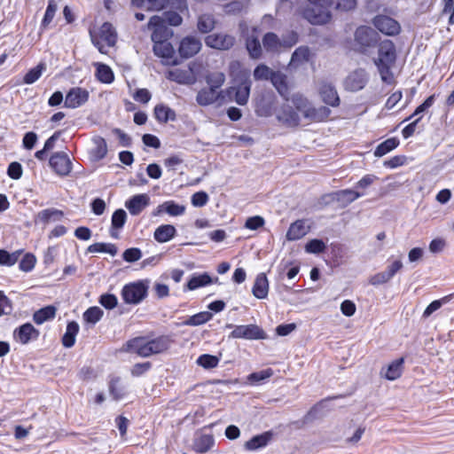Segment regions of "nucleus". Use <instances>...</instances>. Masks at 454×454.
Masks as SVG:
<instances>
[{
    "label": "nucleus",
    "instance_id": "f257e3e1",
    "mask_svg": "<svg viewBox=\"0 0 454 454\" xmlns=\"http://www.w3.org/2000/svg\"><path fill=\"white\" fill-rule=\"evenodd\" d=\"M396 59L395 44L390 40H384L379 45L378 57L373 59L381 81L387 84L394 82V74L391 71Z\"/></svg>",
    "mask_w": 454,
    "mask_h": 454
},
{
    "label": "nucleus",
    "instance_id": "f03ea898",
    "mask_svg": "<svg viewBox=\"0 0 454 454\" xmlns=\"http://www.w3.org/2000/svg\"><path fill=\"white\" fill-rule=\"evenodd\" d=\"M292 102L296 110L309 121L320 122L326 121L331 114V110L327 106L315 107L306 98L299 94L293 96Z\"/></svg>",
    "mask_w": 454,
    "mask_h": 454
},
{
    "label": "nucleus",
    "instance_id": "7ed1b4c3",
    "mask_svg": "<svg viewBox=\"0 0 454 454\" xmlns=\"http://www.w3.org/2000/svg\"><path fill=\"white\" fill-rule=\"evenodd\" d=\"M333 0H309L308 6L303 10V17L313 25H323L331 19L329 7Z\"/></svg>",
    "mask_w": 454,
    "mask_h": 454
},
{
    "label": "nucleus",
    "instance_id": "20e7f679",
    "mask_svg": "<svg viewBox=\"0 0 454 454\" xmlns=\"http://www.w3.org/2000/svg\"><path fill=\"white\" fill-rule=\"evenodd\" d=\"M148 289V279L137 280L124 285L121 291V296L124 303L138 305L147 297Z\"/></svg>",
    "mask_w": 454,
    "mask_h": 454
},
{
    "label": "nucleus",
    "instance_id": "39448f33",
    "mask_svg": "<svg viewBox=\"0 0 454 454\" xmlns=\"http://www.w3.org/2000/svg\"><path fill=\"white\" fill-rule=\"evenodd\" d=\"M200 66L196 61L191 62L187 68H175L166 73L167 79L179 84H194L200 73Z\"/></svg>",
    "mask_w": 454,
    "mask_h": 454
},
{
    "label": "nucleus",
    "instance_id": "423d86ee",
    "mask_svg": "<svg viewBox=\"0 0 454 454\" xmlns=\"http://www.w3.org/2000/svg\"><path fill=\"white\" fill-rule=\"evenodd\" d=\"M227 328H233V331L229 334V339H243L248 340H264L267 334L262 328L257 325H233L231 324L226 325Z\"/></svg>",
    "mask_w": 454,
    "mask_h": 454
},
{
    "label": "nucleus",
    "instance_id": "0eeeda50",
    "mask_svg": "<svg viewBox=\"0 0 454 454\" xmlns=\"http://www.w3.org/2000/svg\"><path fill=\"white\" fill-rule=\"evenodd\" d=\"M91 41L101 53H106L103 43L107 46H114L117 40V34L112 24L105 22L99 28L98 35L90 31Z\"/></svg>",
    "mask_w": 454,
    "mask_h": 454
},
{
    "label": "nucleus",
    "instance_id": "6e6552de",
    "mask_svg": "<svg viewBox=\"0 0 454 454\" xmlns=\"http://www.w3.org/2000/svg\"><path fill=\"white\" fill-rule=\"evenodd\" d=\"M378 41V34L370 27L361 26L355 32V45L360 52H365L374 46Z\"/></svg>",
    "mask_w": 454,
    "mask_h": 454
},
{
    "label": "nucleus",
    "instance_id": "1a4fd4ad",
    "mask_svg": "<svg viewBox=\"0 0 454 454\" xmlns=\"http://www.w3.org/2000/svg\"><path fill=\"white\" fill-rule=\"evenodd\" d=\"M147 29L152 32L153 42L169 39L173 35L172 30L167 27L166 20L160 15H153L150 18Z\"/></svg>",
    "mask_w": 454,
    "mask_h": 454
},
{
    "label": "nucleus",
    "instance_id": "9d476101",
    "mask_svg": "<svg viewBox=\"0 0 454 454\" xmlns=\"http://www.w3.org/2000/svg\"><path fill=\"white\" fill-rule=\"evenodd\" d=\"M403 267L401 260L391 262L384 270L378 272L369 278V284L374 286L388 283Z\"/></svg>",
    "mask_w": 454,
    "mask_h": 454
},
{
    "label": "nucleus",
    "instance_id": "9b49d317",
    "mask_svg": "<svg viewBox=\"0 0 454 454\" xmlns=\"http://www.w3.org/2000/svg\"><path fill=\"white\" fill-rule=\"evenodd\" d=\"M153 43V52L154 54L162 59L161 62L164 65H177L178 61L175 57V50L172 44L168 42V39L159 40Z\"/></svg>",
    "mask_w": 454,
    "mask_h": 454
},
{
    "label": "nucleus",
    "instance_id": "f8f14e48",
    "mask_svg": "<svg viewBox=\"0 0 454 454\" xmlns=\"http://www.w3.org/2000/svg\"><path fill=\"white\" fill-rule=\"evenodd\" d=\"M298 39L297 34L292 32L290 34L289 41H280L277 35L274 33H267L262 40L263 47L267 51L277 52L284 48H290L296 43Z\"/></svg>",
    "mask_w": 454,
    "mask_h": 454
},
{
    "label": "nucleus",
    "instance_id": "ddd939ff",
    "mask_svg": "<svg viewBox=\"0 0 454 454\" xmlns=\"http://www.w3.org/2000/svg\"><path fill=\"white\" fill-rule=\"evenodd\" d=\"M39 335L40 331L29 322L16 327L12 333L14 340L22 345H27L30 341L36 340Z\"/></svg>",
    "mask_w": 454,
    "mask_h": 454
},
{
    "label": "nucleus",
    "instance_id": "4468645a",
    "mask_svg": "<svg viewBox=\"0 0 454 454\" xmlns=\"http://www.w3.org/2000/svg\"><path fill=\"white\" fill-rule=\"evenodd\" d=\"M369 80L368 74L363 68L351 72L344 80V87L349 91H358L365 87Z\"/></svg>",
    "mask_w": 454,
    "mask_h": 454
},
{
    "label": "nucleus",
    "instance_id": "2eb2a0df",
    "mask_svg": "<svg viewBox=\"0 0 454 454\" xmlns=\"http://www.w3.org/2000/svg\"><path fill=\"white\" fill-rule=\"evenodd\" d=\"M217 277L212 278L208 272H194L191 275L189 280L184 286V291H194L199 288L208 286L212 284L218 283Z\"/></svg>",
    "mask_w": 454,
    "mask_h": 454
},
{
    "label": "nucleus",
    "instance_id": "dca6fc26",
    "mask_svg": "<svg viewBox=\"0 0 454 454\" xmlns=\"http://www.w3.org/2000/svg\"><path fill=\"white\" fill-rule=\"evenodd\" d=\"M373 25L381 33L387 35H398L401 30L400 24L391 17L379 15L373 19Z\"/></svg>",
    "mask_w": 454,
    "mask_h": 454
},
{
    "label": "nucleus",
    "instance_id": "f3484780",
    "mask_svg": "<svg viewBox=\"0 0 454 454\" xmlns=\"http://www.w3.org/2000/svg\"><path fill=\"white\" fill-rule=\"evenodd\" d=\"M201 46L199 38L189 35L181 40L178 51L182 58L189 59L196 55L201 50Z\"/></svg>",
    "mask_w": 454,
    "mask_h": 454
},
{
    "label": "nucleus",
    "instance_id": "a211bd4d",
    "mask_svg": "<svg viewBox=\"0 0 454 454\" xmlns=\"http://www.w3.org/2000/svg\"><path fill=\"white\" fill-rule=\"evenodd\" d=\"M89 99V91L83 88H72L65 98V106L67 108H77L85 104Z\"/></svg>",
    "mask_w": 454,
    "mask_h": 454
},
{
    "label": "nucleus",
    "instance_id": "6ab92c4d",
    "mask_svg": "<svg viewBox=\"0 0 454 454\" xmlns=\"http://www.w3.org/2000/svg\"><path fill=\"white\" fill-rule=\"evenodd\" d=\"M274 434L271 430L255 434L244 443V449L247 451H257L267 447L273 439Z\"/></svg>",
    "mask_w": 454,
    "mask_h": 454
},
{
    "label": "nucleus",
    "instance_id": "aec40b11",
    "mask_svg": "<svg viewBox=\"0 0 454 454\" xmlns=\"http://www.w3.org/2000/svg\"><path fill=\"white\" fill-rule=\"evenodd\" d=\"M71 164L69 157L63 152L54 153L50 159L51 167L60 176H67L70 173Z\"/></svg>",
    "mask_w": 454,
    "mask_h": 454
},
{
    "label": "nucleus",
    "instance_id": "412c9836",
    "mask_svg": "<svg viewBox=\"0 0 454 454\" xmlns=\"http://www.w3.org/2000/svg\"><path fill=\"white\" fill-rule=\"evenodd\" d=\"M233 36L225 34H212L205 38L207 46L217 50H228L234 44Z\"/></svg>",
    "mask_w": 454,
    "mask_h": 454
},
{
    "label": "nucleus",
    "instance_id": "4be33fe9",
    "mask_svg": "<svg viewBox=\"0 0 454 454\" xmlns=\"http://www.w3.org/2000/svg\"><path fill=\"white\" fill-rule=\"evenodd\" d=\"M251 89V82L246 79L237 87H231L226 90L229 97L234 95V100L237 104L244 106L247 103Z\"/></svg>",
    "mask_w": 454,
    "mask_h": 454
},
{
    "label": "nucleus",
    "instance_id": "5701e85b",
    "mask_svg": "<svg viewBox=\"0 0 454 454\" xmlns=\"http://www.w3.org/2000/svg\"><path fill=\"white\" fill-rule=\"evenodd\" d=\"M150 203V197L145 194H137L126 200L125 207L132 215H139Z\"/></svg>",
    "mask_w": 454,
    "mask_h": 454
},
{
    "label": "nucleus",
    "instance_id": "b1692460",
    "mask_svg": "<svg viewBox=\"0 0 454 454\" xmlns=\"http://www.w3.org/2000/svg\"><path fill=\"white\" fill-rule=\"evenodd\" d=\"M310 229V225L305 219H299L292 223L289 226L286 238L289 241L298 240L304 237Z\"/></svg>",
    "mask_w": 454,
    "mask_h": 454
},
{
    "label": "nucleus",
    "instance_id": "393cba45",
    "mask_svg": "<svg viewBox=\"0 0 454 454\" xmlns=\"http://www.w3.org/2000/svg\"><path fill=\"white\" fill-rule=\"evenodd\" d=\"M186 207L176 203L174 200H167L162 204L159 205L153 211L154 216L160 215L163 213L168 214L170 216H179L185 213Z\"/></svg>",
    "mask_w": 454,
    "mask_h": 454
},
{
    "label": "nucleus",
    "instance_id": "a878e982",
    "mask_svg": "<svg viewBox=\"0 0 454 454\" xmlns=\"http://www.w3.org/2000/svg\"><path fill=\"white\" fill-rule=\"evenodd\" d=\"M270 284L268 278L264 272L256 275L254 285L252 286V294L258 300H264L268 297Z\"/></svg>",
    "mask_w": 454,
    "mask_h": 454
},
{
    "label": "nucleus",
    "instance_id": "bb28decb",
    "mask_svg": "<svg viewBox=\"0 0 454 454\" xmlns=\"http://www.w3.org/2000/svg\"><path fill=\"white\" fill-rule=\"evenodd\" d=\"M215 442L212 434H201L194 437L192 450L197 453H206L214 447Z\"/></svg>",
    "mask_w": 454,
    "mask_h": 454
},
{
    "label": "nucleus",
    "instance_id": "cd10ccee",
    "mask_svg": "<svg viewBox=\"0 0 454 454\" xmlns=\"http://www.w3.org/2000/svg\"><path fill=\"white\" fill-rule=\"evenodd\" d=\"M319 95L322 100L332 106H337L340 103V98L336 90L333 85L327 82H322L319 86Z\"/></svg>",
    "mask_w": 454,
    "mask_h": 454
},
{
    "label": "nucleus",
    "instance_id": "c85d7f7f",
    "mask_svg": "<svg viewBox=\"0 0 454 454\" xmlns=\"http://www.w3.org/2000/svg\"><path fill=\"white\" fill-rule=\"evenodd\" d=\"M277 118L288 126H297L300 122L299 114L288 105H284L281 107L277 114Z\"/></svg>",
    "mask_w": 454,
    "mask_h": 454
},
{
    "label": "nucleus",
    "instance_id": "c756f323",
    "mask_svg": "<svg viewBox=\"0 0 454 454\" xmlns=\"http://www.w3.org/2000/svg\"><path fill=\"white\" fill-rule=\"evenodd\" d=\"M403 364L404 357H399L387 366L385 372L382 370L381 375L387 380H395L402 376Z\"/></svg>",
    "mask_w": 454,
    "mask_h": 454
},
{
    "label": "nucleus",
    "instance_id": "7c9ffc66",
    "mask_svg": "<svg viewBox=\"0 0 454 454\" xmlns=\"http://www.w3.org/2000/svg\"><path fill=\"white\" fill-rule=\"evenodd\" d=\"M222 92L210 87L204 88L198 92L196 101L202 106L212 105L219 98Z\"/></svg>",
    "mask_w": 454,
    "mask_h": 454
},
{
    "label": "nucleus",
    "instance_id": "2f4dec72",
    "mask_svg": "<svg viewBox=\"0 0 454 454\" xmlns=\"http://www.w3.org/2000/svg\"><path fill=\"white\" fill-rule=\"evenodd\" d=\"M91 142L92 146L90 151V158L94 160H100L105 158L107 153L106 140L99 136H96L92 138Z\"/></svg>",
    "mask_w": 454,
    "mask_h": 454
},
{
    "label": "nucleus",
    "instance_id": "473e14b6",
    "mask_svg": "<svg viewBox=\"0 0 454 454\" xmlns=\"http://www.w3.org/2000/svg\"><path fill=\"white\" fill-rule=\"evenodd\" d=\"M131 4L147 12H159L167 7L168 0H132Z\"/></svg>",
    "mask_w": 454,
    "mask_h": 454
},
{
    "label": "nucleus",
    "instance_id": "72a5a7b5",
    "mask_svg": "<svg viewBox=\"0 0 454 454\" xmlns=\"http://www.w3.org/2000/svg\"><path fill=\"white\" fill-rule=\"evenodd\" d=\"M79 329L80 327L76 321H70L67 323L66 332L61 339L62 345L65 348H70L74 347Z\"/></svg>",
    "mask_w": 454,
    "mask_h": 454
},
{
    "label": "nucleus",
    "instance_id": "f704fd0d",
    "mask_svg": "<svg viewBox=\"0 0 454 454\" xmlns=\"http://www.w3.org/2000/svg\"><path fill=\"white\" fill-rule=\"evenodd\" d=\"M127 214L123 209H117L114 212L111 219L110 234L113 238H118V231L121 230L126 223Z\"/></svg>",
    "mask_w": 454,
    "mask_h": 454
},
{
    "label": "nucleus",
    "instance_id": "c9c22d12",
    "mask_svg": "<svg viewBox=\"0 0 454 454\" xmlns=\"http://www.w3.org/2000/svg\"><path fill=\"white\" fill-rule=\"evenodd\" d=\"M109 393L114 401L123 399L127 394L126 388L121 384V378L118 376H111L108 382Z\"/></svg>",
    "mask_w": 454,
    "mask_h": 454
},
{
    "label": "nucleus",
    "instance_id": "e433bc0d",
    "mask_svg": "<svg viewBox=\"0 0 454 454\" xmlns=\"http://www.w3.org/2000/svg\"><path fill=\"white\" fill-rule=\"evenodd\" d=\"M57 309L53 305L44 306L33 314V320L36 325H42L51 320L56 316Z\"/></svg>",
    "mask_w": 454,
    "mask_h": 454
},
{
    "label": "nucleus",
    "instance_id": "4c0bfd02",
    "mask_svg": "<svg viewBox=\"0 0 454 454\" xmlns=\"http://www.w3.org/2000/svg\"><path fill=\"white\" fill-rule=\"evenodd\" d=\"M309 49L307 46H301L297 48L291 58L289 67L291 68H296L309 60Z\"/></svg>",
    "mask_w": 454,
    "mask_h": 454
},
{
    "label": "nucleus",
    "instance_id": "58836bf2",
    "mask_svg": "<svg viewBox=\"0 0 454 454\" xmlns=\"http://www.w3.org/2000/svg\"><path fill=\"white\" fill-rule=\"evenodd\" d=\"M154 116L159 122L162 123L175 121L176 118L175 111L163 104H159L154 107Z\"/></svg>",
    "mask_w": 454,
    "mask_h": 454
},
{
    "label": "nucleus",
    "instance_id": "ea45409f",
    "mask_svg": "<svg viewBox=\"0 0 454 454\" xmlns=\"http://www.w3.org/2000/svg\"><path fill=\"white\" fill-rule=\"evenodd\" d=\"M96 67V77L103 83H112L114 80V74L110 67L103 63L96 62L93 64Z\"/></svg>",
    "mask_w": 454,
    "mask_h": 454
},
{
    "label": "nucleus",
    "instance_id": "a19ab883",
    "mask_svg": "<svg viewBox=\"0 0 454 454\" xmlns=\"http://www.w3.org/2000/svg\"><path fill=\"white\" fill-rule=\"evenodd\" d=\"M176 230L171 224H163L159 226L154 231V239L159 242H167L176 234Z\"/></svg>",
    "mask_w": 454,
    "mask_h": 454
},
{
    "label": "nucleus",
    "instance_id": "79ce46f5",
    "mask_svg": "<svg viewBox=\"0 0 454 454\" xmlns=\"http://www.w3.org/2000/svg\"><path fill=\"white\" fill-rule=\"evenodd\" d=\"M149 342L153 347V354H160L169 348L172 340L168 335H160L149 340Z\"/></svg>",
    "mask_w": 454,
    "mask_h": 454
},
{
    "label": "nucleus",
    "instance_id": "37998d69",
    "mask_svg": "<svg viewBox=\"0 0 454 454\" xmlns=\"http://www.w3.org/2000/svg\"><path fill=\"white\" fill-rule=\"evenodd\" d=\"M399 139L397 137H390L380 143L374 151L375 157H382L390 153L399 145Z\"/></svg>",
    "mask_w": 454,
    "mask_h": 454
},
{
    "label": "nucleus",
    "instance_id": "c03bdc74",
    "mask_svg": "<svg viewBox=\"0 0 454 454\" xmlns=\"http://www.w3.org/2000/svg\"><path fill=\"white\" fill-rule=\"evenodd\" d=\"M213 314L210 311H201L190 316L185 321L182 323L183 325L199 326L210 321Z\"/></svg>",
    "mask_w": 454,
    "mask_h": 454
},
{
    "label": "nucleus",
    "instance_id": "a18cd8bd",
    "mask_svg": "<svg viewBox=\"0 0 454 454\" xmlns=\"http://www.w3.org/2000/svg\"><path fill=\"white\" fill-rule=\"evenodd\" d=\"M270 81L273 86L278 91V93L282 97L286 98V95L288 93L286 76L280 72H275L274 74H272Z\"/></svg>",
    "mask_w": 454,
    "mask_h": 454
},
{
    "label": "nucleus",
    "instance_id": "49530a36",
    "mask_svg": "<svg viewBox=\"0 0 454 454\" xmlns=\"http://www.w3.org/2000/svg\"><path fill=\"white\" fill-rule=\"evenodd\" d=\"M104 315V311L98 306H92L87 309L82 315L85 323L95 325L99 322Z\"/></svg>",
    "mask_w": 454,
    "mask_h": 454
},
{
    "label": "nucleus",
    "instance_id": "de8ad7c7",
    "mask_svg": "<svg viewBox=\"0 0 454 454\" xmlns=\"http://www.w3.org/2000/svg\"><path fill=\"white\" fill-rule=\"evenodd\" d=\"M215 20L211 14H202L198 18L197 27L200 33H209L215 28Z\"/></svg>",
    "mask_w": 454,
    "mask_h": 454
},
{
    "label": "nucleus",
    "instance_id": "09e8293b",
    "mask_svg": "<svg viewBox=\"0 0 454 454\" xmlns=\"http://www.w3.org/2000/svg\"><path fill=\"white\" fill-rule=\"evenodd\" d=\"M87 253H103L114 255L118 253V248L111 243H95L88 247Z\"/></svg>",
    "mask_w": 454,
    "mask_h": 454
},
{
    "label": "nucleus",
    "instance_id": "8fccbe9b",
    "mask_svg": "<svg viewBox=\"0 0 454 454\" xmlns=\"http://www.w3.org/2000/svg\"><path fill=\"white\" fill-rule=\"evenodd\" d=\"M272 375L273 370L271 368H267L264 370L250 373L247 376V380L251 385H260L263 383L266 380L270 378Z\"/></svg>",
    "mask_w": 454,
    "mask_h": 454
},
{
    "label": "nucleus",
    "instance_id": "3c124183",
    "mask_svg": "<svg viewBox=\"0 0 454 454\" xmlns=\"http://www.w3.org/2000/svg\"><path fill=\"white\" fill-rule=\"evenodd\" d=\"M220 362V357L211 354H202L197 358V364L204 369L215 368Z\"/></svg>",
    "mask_w": 454,
    "mask_h": 454
},
{
    "label": "nucleus",
    "instance_id": "603ef678",
    "mask_svg": "<svg viewBox=\"0 0 454 454\" xmlns=\"http://www.w3.org/2000/svg\"><path fill=\"white\" fill-rule=\"evenodd\" d=\"M64 213L56 208H47L40 211L37 215L38 219L43 223L51 221H59L63 217Z\"/></svg>",
    "mask_w": 454,
    "mask_h": 454
},
{
    "label": "nucleus",
    "instance_id": "864d4df0",
    "mask_svg": "<svg viewBox=\"0 0 454 454\" xmlns=\"http://www.w3.org/2000/svg\"><path fill=\"white\" fill-rule=\"evenodd\" d=\"M46 70V65L44 63H39L35 67L30 69L24 76L23 82L25 84H33L43 74V72Z\"/></svg>",
    "mask_w": 454,
    "mask_h": 454
},
{
    "label": "nucleus",
    "instance_id": "5fc2aeb1",
    "mask_svg": "<svg viewBox=\"0 0 454 454\" xmlns=\"http://www.w3.org/2000/svg\"><path fill=\"white\" fill-rule=\"evenodd\" d=\"M247 49L253 59H258L262 54V47L258 35L254 34L247 38Z\"/></svg>",
    "mask_w": 454,
    "mask_h": 454
},
{
    "label": "nucleus",
    "instance_id": "6e6d98bb",
    "mask_svg": "<svg viewBox=\"0 0 454 454\" xmlns=\"http://www.w3.org/2000/svg\"><path fill=\"white\" fill-rule=\"evenodd\" d=\"M325 242L319 239L308 240L304 247L305 252L308 254H322L325 253Z\"/></svg>",
    "mask_w": 454,
    "mask_h": 454
},
{
    "label": "nucleus",
    "instance_id": "4d7b16f0",
    "mask_svg": "<svg viewBox=\"0 0 454 454\" xmlns=\"http://www.w3.org/2000/svg\"><path fill=\"white\" fill-rule=\"evenodd\" d=\"M364 195V192H359L353 191L350 189H346V190L340 191L337 193V198H338L339 201L348 204V203H351V202L355 201L356 200H357L358 198H360Z\"/></svg>",
    "mask_w": 454,
    "mask_h": 454
},
{
    "label": "nucleus",
    "instance_id": "13d9d810",
    "mask_svg": "<svg viewBox=\"0 0 454 454\" xmlns=\"http://www.w3.org/2000/svg\"><path fill=\"white\" fill-rule=\"evenodd\" d=\"M98 302L106 309H113L118 304L117 296L114 294L106 293L99 296Z\"/></svg>",
    "mask_w": 454,
    "mask_h": 454
},
{
    "label": "nucleus",
    "instance_id": "bf43d9fd",
    "mask_svg": "<svg viewBox=\"0 0 454 454\" xmlns=\"http://www.w3.org/2000/svg\"><path fill=\"white\" fill-rule=\"evenodd\" d=\"M225 75L222 72H216L207 77V83L212 89L217 90L224 83Z\"/></svg>",
    "mask_w": 454,
    "mask_h": 454
},
{
    "label": "nucleus",
    "instance_id": "052dcab7",
    "mask_svg": "<svg viewBox=\"0 0 454 454\" xmlns=\"http://www.w3.org/2000/svg\"><path fill=\"white\" fill-rule=\"evenodd\" d=\"M58 10V5L54 1H49L44 17L42 20V27H47L49 24L52 21L56 12Z\"/></svg>",
    "mask_w": 454,
    "mask_h": 454
},
{
    "label": "nucleus",
    "instance_id": "680f3d73",
    "mask_svg": "<svg viewBox=\"0 0 454 454\" xmlns=\"http://www.w3.org/2000/svg\"><path fill=\"white\" fill-rule=\"evenodd\" d=\"M269 67L266 65L261 64L256 67L254 71V77L255 80H268L271 79L272 74H274Z\"/></svg>",
    "mask_w": 454,
    "mask_h": 454
},
{
    "label": "nucleus",
    "instance_id": "e2e57ef3",
    "mask_svg": "<svg viewBox=\"0 0 454 454\" xmlns=\"http://www.w3.org/2000/svg\"><path fill=\"white\" fill-rule=\"evenodd\" d=\"M448 301L449 297L445 296L440 300H434L432 302H430L423 312V317L427 318L430 317L434 312L438 310Z\"/></svg>",
    "mask_w": 454,
    "mask_h": 454
},
{
    "label": "nucleus",
    "instance_id": "0e129e2a",
    "mask_svg": "<svg viewBox=\"0 0 454 454\" xmlns=\"http://www.w3.org/2000/svg\"><path fill=\"white\" fill-rule=\"evenodd\" d=\"M152 366L151 362L137 363L133 365L130 373L133 377H140L150 371Z\"/></svg>",
    "mask_w": 454,
    "mask_h": 454
},
{
    "label": "nucleus",
    "instance_id": "69168bd1",
    "mask_svg": "<svg viewBox=\"0 0 454 454\" xmlns=\"http://www.w3.org/2000/svg\"><path fill=\"white\" fill-rule=\"evenodd\" d=\"M12 312V306L11 300L0 291V317L3 315H11Z\"/></svg>",
    "mask_w": 454,
    "mask_h": 454
},
{
    "label": "nucleus",
    "instance_id": "338daca9",
    "mask_svg": "<svg viewBox=\"0 0 454 454\" xmlns=\"http://www.w3.org/2000/svg\"><path fill=\"white\" fill-rule=\"evenodd\" d=\"M264 219L260 215L248 217L245 223V227L247 229L255 231L264 225Z\"/></svg>",
    "mask_w": 454,
    "mask_h": 454
},
{
    "label": "nucleus",
    "instance_id": "774afa93",
    "mask_svg": "<svg viewBox=\"0 0 454 454\" xmlns=\"http://www.w3.org/2000/svg\"><path fill=\"white\" fill-rule=\"evenodd\" d=\"M162 17L166 20V24L170 26L177 27L183 22V18L176 12H166Z\"/></svg>",
    "mask_w": 454,
    "mask_h": 454
}]
</instances>
